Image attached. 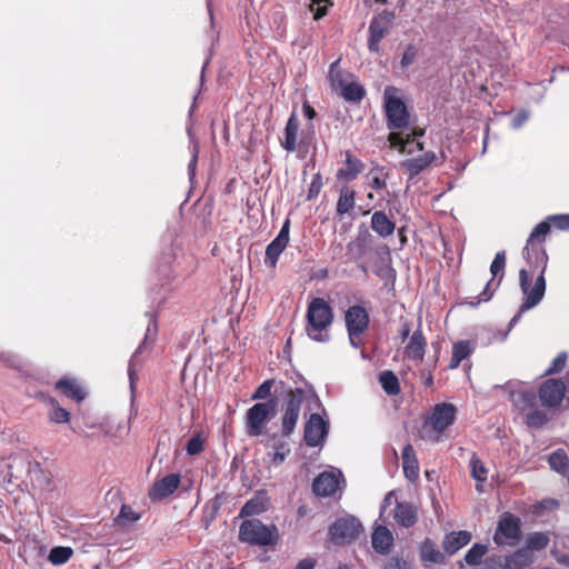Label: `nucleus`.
Returning a JSON list of instances; mask_svg holds the SVG:
<instances>
[{
	"label": "nucleus",
	"mask_w": 569,
	"mask_h": 569,
	"mask_svg": "<svg viewBox=\"0 0 569 569\" xmlns=\"http://www.w3.org/2000/svg\"><path fill=\"white\" fill-rule=\"evenodd\" d=\"M523 258L532 269H539L535 283L532 284V274L522 268L519 271V287L523 295L522 311H529L537 307L546 293V269L548 266V254L545 248H523Z\"/></svg>",
	"instance_id": "1"
},
{
	"label": "nucleus",
	"mask_w": 569,
	"mask_h": 569,
	"mask_svg": "<svg viewBox=\"0 0 569 569\" xmlns=\"http://www.w3.org/2000/svg\"><path fill=\"white\" fill-rule=\"evenodd\" d=\"M346 254L350 261H360L367 256L373 254L379 261L373 272L382 279H395L396 271L390 266V250L388 246H376L375 238L365 224H360L358 232L346 246Z\"/></svg>",
	"instance_id": "2"
},
{
	"label": "nucleus",
	"mask_w": 569,
	"mask_h": 569,
	"mask_svg": "<svg viewBox=\"0 0 569 569\" xmlns=\"http://www.w3.org/2000/svg\"><path fill=\"white\" fill-rule=\"evenodd\" d=\"M495 388L508 390L513 409L523 419L528 428L540 429L547 425L549 418L546 411L539 408V397L532 389H515L511 382L503 386L497 385Z\"/></svg>",
	"instance_id": "3"
},
{
	"label": "nucleus",
	"mask_w": 569,
	"mask_h": 569,
	"mask_svg": "<svg viewBox=\"0 0 569 569\" xmlns=\"http://www.w3.org/2000/svg\"><path fill=\"white\" fill-rule=\"evenodd\" d=\"M308 337L317 342H327L330 339L328 329L333 322L332 307L323 298H313L307 308Z\"/></svg>",
	"instance_id": "4"
},
{
	"label": "nucleus",
	"mask_w": 569,
	"mask_h": 569,
	"mask_svg": "<svg viewBox=\"0 0 569 569\" xmlns=\"http://www.w3.org/2000/svg\"><path fill=\"white\" fill-rule=\"evenodd\" d=\"M309 396L313 398L319 407L321 406L319 398L313 393V391H310ZM307 398L308 392L302 388L289 387L284 390V397L281 405V433L283 437H290L295 432L301 406Z\"/></svg>",
	"instance_id": "5"
},
{
	"label": "nucleus",
	"mask_w": 569,
	"mask_h": 569,
	"mask_svg": "<svg viewBox=\"0 0 569 569\" xmlns=\"http://www.w3.org/2000/svg\"><path fill=\"white\" fill-rule=\"evenodd\" d=\"M277 415V400L257 402L251 406L244 416V428L248 437H259L266 432L268 423Z\"/></svg>",
	"instance_id": "6"
},
{
	"label": "nucleus",
	"mask_w": 569,
	"mask_h": 569,
	"mask_svg": "<svg viewBox=\"0 0 569 569\" xmlns=\"http://www.w3.org/2000/svg\"><path fill=\"white\" fill-rule=\"evenodd\" d=\"M241 541L252 546H273L278 541L276 526H266L259 519L244 520L239 528Z\"/></svg>",
	"instance_id": "7"
},
{
	"label": "nucleus",
	"mask_w": 569,
	"mask_h": 569,
	"mask_svg": "<svg viewBox=\"0 0 569 569\" xmlns=\"http://www.w3.org/2000/svg\"><path fill=\"white\" fill-rule=\"evenodd\" d=\"M391 90H395V88L388 87L383 97L387 127L389 130L407 129L410 124V114L407 106L400 98L391 96Z\"/></svg>",
	"instance_id": "8"
},
{
	"label": "nucleus",
	"mask_w": 569,
	"mask_h": 569,
	"mask_svg": "<svg viewBox=\"0 0 569 569\" xmlns=\"http://www.w3.org/2000/svg\"><path fill=\"white\" fill-rule=\"evenodd\" d=\"M521 539V521L520 519L510 513L505 512L498 521L493 542L497 546L516 547Z\"/></svg>",
	"instance_id": "9"
},
{
	"label": "nucleus",
	"mask_w": 569,
	"mask_h": 569,
	"mask_svg": "<svg viewBox=\"0 0 569 569\" xmlns=\"http://www.w3.org/2000/svg\"><path fill=\"white\" fill-rule=\"evenodd\" d=\"M362 530L361 522L355 517L337 519L329 527V538L335 545H343L356 539Z\"/></svg>",
	"instance_id": "10"
},
{
	"label": "nucleus",
	"mask_w": 569,
	"mask_h": 569,
	"mask_svg": "<svg viewBox=\"0 0 569 569\" xmlns=\"http://www.w3.org/2000/svg\"><path fill=\"white\" fill-rule=\"evenodd\" d=\"M395 13L392 11L383 10L378 16L373 17L369 23V38L368 48L371 52L378 53L380 50V41L390 31Z\"/></svg>",
	"instance_id": "11"
},
{
	"label": "nucleus",
	"mask_w": 569,
	"mask_h": 569,
	"mask_svg": "<svg viewBox=\"0 0 569 569\" xmlns=\"http://www.w3.org/2000/svg\"><path fill=\"white\" fill-rule=\"evenodd\" d=\"M329 421L319 413H311L305 425L303 440L308 447L322 446L329 433Z\"/></svg>",
	"instance_id": "12"
},
{
	"label": "nucleus",
	"mask_w": 569,
	"mask_h": 569,
	"mask_svg": "<svg viewBox=\"0 0 569 569\" xmlns=\"http://www.w3.org/2000/svg\"><path fill=\"white\" fill-rule=\"evenodd\" d=\"M565 393V382L561 379L555 378L545 380L538 390L541 406L550 409H555L561 405Z\"/></svg>",
	"instance_id": "13"
},
{
	"label": "nucleus",
	"mask_w": 569,
	"mask_h": 569,
	"mask_svg": "<svg viewBox=\"0 0 569 569\" xmlns=\"http://www.w3.org/2000/svg\"><path fill=\"white\" fill-rule=\"evenodd\" d=\"M345 483L343 475L339 470L323 471L319 473L312 482V490L316 496L330 497Z\"/></svg>",
	"instance_id": "14"
},
{
	"label": "nucleus",
	"mask_w": 569,
	"mask_h": 569,
	"mask_svg": "<svg viewBox=\"0 0 569 569\" xmlns=\"http://www.w3.org/2000/svg\"><path fill=\"white\" fill-rule=\"evenodd\" d=\"M290 220L287 218L281 226L277 237L267 246L264 263L270 268H276L279 257L289 243Z\"/></svg>",
	"instance_id": "15"
},
{
	"label": "nucleus",
	"mask_w": 569,
	"mask_h": 569,
	"mask_svg": "<svg viewBox=\"0 0 569 569\" xmlns=\"http://www.w3.org/2000/svg\"><path fill=\"white\" fill-rule=\"evenodd\" d=\"M455 418L456 407L452 403H438L430 417V425L437 433H441L453 423Z\"/></svg>",
	"instance_id": "16"
},
{
	"label": "nucleus",
	"mask_w": 569,
	"mask_h": 569,
	"mask_svg": "<svg viewBox=\"0 0 569 569\" xmlns=\"http://www.w3.org/2000/svg\"><path fill=\"white\" fill-rule=\"evenodd\" d=\"M347 331L366 332L370 325L369 312L360 305L350 306L345 312Z\"/></svg>",
	"instance_id": "17"
},
{
	"label": "nucleus",
	"mask_w": 569,
	"mask_h": 569,
	"mask_svg": "<svg viewBox=\"0 0 569 569\" xmlns=\"http://www.w3.org/2000/svg\"><path fill=\"white\" fill-rule=\"evenodd\" d=\"M181 481L179 473H169L156 481L149 490V498L153 501L162 500L172 495Z\"/></svg>",
	"instance_id": "18"
},
{
	"label": "nucleus",
	"mask_w": 569,
	"mask_h": 569,
	"mask_svg": "<svg viewBox=\"0 0 569 569\" xmlns=\"http://www.w3.org/2000/svg\"><path fill=\"white\" fill-rule=\"evenodd\" d=\"M426 348L427 340L422 333L421 328L419 327L410 336L409 342L405 347V356L410 360L421 362L425 358Z\"/></svg>",
	"instance_id": "19"
},
{
	"label": "nucleus",
	"mask_w": 569,
	"mask_h": 569,
	"mask_svg": "<svg viewBox=\"0 0 569 569\" xmlns=\"http://www.w3.org/2000/svg\"><path fill=\"white\" fill-rule=\"evenodd\" d=\"M438 160L437 154L433 151L425 152L416 158L407 159L400 162V167L407 170L410 174V179L417 177L423 170H426L431 163Z\"/></svg>",
	"instance_id": "20"
},
{
	"label": "nucleus",
	"mask_w": 569,
	"mask_h": 569,
	"mask_svg": "<svg viewBox=\"0 0 569 569\" xmlns=\"http://www.w3.org/2000/svg\"><path fill=\"white\" fill-rule=\"evenodd\" d=\"M371 545L377 553L388 555L393 546L392 532L386 526H377L371 535Z\"/></svg>",
	"instance_id": "21"
},
{
	"label": "nucleus",
	"mask_w": 569,
	"mask_h": 569,
	"mask_svg": "<svg viewBox=\"0 0 569 569\" xmlns=\"http://www.w3.org/2000/svg\"><path fill=\"white\" fill-rule=\"evenodd\" d=\"M283 438L284 437L282 435L280 437L277 433L269 436V443L267 447H269L271 451H268V457L276 466L283 463L287 456L290 453V446Z\"/></svg>",
	"instance_id": "22"
},
{
	"label": "nucleus",
	"mask_w": 569,
	"mask_h": 569,
	"mask_svg": "<svg viewBox=\"0 0 569 569\" xmlns=\"http://www.w3.org/2000/svg\"><path fill=\"white\" fill-rule=\"evenodd\" d=\"M345 156V168H340L337 171V178L352 181L363 171L365 163L356 158L351 151H346Z\"/></svg>",
	"instance_id": "23"
},
{
	"label": "nucleus",
	"mask_w": 569,
	"mask_h": 569,
	"mask_svg": "<svg viewBox=\"0 0 569 569\" xmlns=\"http://www.w3.org/2000/svg\"><path fill=\"white\" fill-rule=\"evenodd\" d=\"M370 226L381 238L391 236L396 229V223L387 217L385 211H375L371 216Z\"/></svg>",
	"instance_id": "24"
},
{
	"label": "nucleus",
	"mask_w": 569,
	"mask_h": 569,
	"mask_svg": "<svg viewBox=\"0 0 569 569\" xmlns=\"http://www.w3.org/2000/svg\"><path fill=\"white\" fill-rule=\"evenodd\" d=\"M393 517L398 525L410 528L417 522V510L408 502H397Z\"/></svg>",
	"instance_id": "25"
},
{
	"label": "nucleus",
	"mask_w": 569,
	"mask_h": 569,
	"mask_svg": "<svg viewBox=\"0 0 569 569\" xmlns=\"http://www.w3.org/2000/svg\"><path fill=\"white\" fill-rule=\"evenodd\" d=\"M471 540V533L466 530L450 532L446 535L442 546L448 555L456 553L459 549L467 546Z\"/></svg>",
	"instance_id": "26"
},
{
	"label": "nucleus",
	"mask_w": 569,
	"mask_h": 569,
	"mask_svg": "<svg viewBox=\"0 0 569 569\" xmlns=\"http://www.w3.org/2000/svg\"><path fill=\"white\" fill-rule=\"evenodd\" d=\"M268 506V497L266 492L258 491L249 499L240 509V517H251L262 513Z\"/></svg>",
	"instance_id": "27"
},
{
	"label": "nucleus",
	"mask_w": 569,
	"mask_h": 569,
	"mask_svg": "<svg viewBox=\"0 0 569 569\" xmlns=\"http://www.w3.org/2000/svg\"><path fill=\"white\" fill-rule=\"evenodd\" d=\"M299 127L297 113L292 112L284 128V141L281 142L282 148L288 152H293L297 149Z\"/></svg>",
	"instance_id": "28"
},
{
	"label": "nucleus",
	"mask_w": 569,
	"mask_h": 569,
	"mask_svg": "<svg viewBox=\"0 0 569 569\" xmlns=\"http://www.w3.org/2000/svg\"><path fill=\"white\" fill-rule=\"evenodd\" d=\"M356 206V191L348 186H343L339 190L336 212L339 218L349 213Z\"/></svg>",
	"instance_id": "29"
},
{
	"label": "nucleus",
	"mask_w": 569,
	"mask_h": 569,
	"mask_svg": "<svg viewBox=\"0 0 569 569\" xmlns=\"http://www.w3.org/2000/svg\"><path fill=\"white\" fill-rule=\"evenodd\" d=\"M533 561V555L525 547L505 558L506 569H522Z\"/></svg>",
	"instance_id": "30"
},
{
	"label": "nucleus",
	"mask_w": 569,
	"mask_h": 569,
	"mask_svg": "<svg viewBox=\"0 0 569 569\" xmlns=\"http://www.w3.org/2000/svg\"><path fill=\"white\" fill-rule=\"evenodd\" d=\"M473 352V345L469 340H460L452 346L449 369L459 367L462 360Z\"/></svg>",
	"instance_id": "31"
},
{
	"label": "nucleus",
	"mask_w": 569,
	"mask_h": 569,
	"mask_svg": "<svg viewBox=\"0 0 569 569\" xmlns=\"http://www.w3.org/2000/svg\"><path fill=\"white\" fill-rule=\"evenodd\" d=\"M56 388L68 398L73 399L78 402L82 401L86 398V392L83 391V389L73 380L60 379L56 383Z\"/></svg>",
	"instance_id": "32"
},
{
	"label": "nucleus",
	"mask_w": 569,
	"mask_h": 569,
	"mask_svg": "<svg viewBox=\"0 0 569 569\" xmlns=\"http://www.w3.org/2000/svg\"><path fill=\"white\" fill-rule=\"evenodd\" d=\"M420 558L422 561H428L431 563L440 565L445 562V556L430 539H426L421 542Z\"/></svg>",
	"instance_id": "33"
},
{
	"label": "nucleus",
	"mask_w": 569,
	"mask_h": 569,
	"mask_svg": "<svg viewBox=\"0 0 569 569\" xmlns=\"http://www.w3.org/2000/svg\"><path fill=\"white\" fill-rule=\"evenodd\" d=\"M470 475L477 481L476 489L481 492L482 487L480 483L485 482L488 477V469L483 462L479 459L477 453H472L469 461Z\"/></svg>",
	"instance_id": "34"
},
{
	"label": "nucleus",
	"mask_w": 569,
	"mask_h": 569,
	"mask_svg": "<svg viewBox=\"0 0 569 569\" xmlns=\"http://www.w3.org/2000/svg\"><path fill=\"white\" fill-rule=\"evenodd\" d=\"M403 472L409 480L418 478V465L415 457L413 448L407 445L402 449Z\"/></svg>",
	"instance_id": "35"
},
{
	"label": "nucleus",
	"mask_w": 569,
	"mask_h": 569,
	"mask_svg": "<svg viewBox=\"0 0 569 569\" xmlns=\"http://www.w3.org/2000/svg\"><path fill=\"white\" fill-rule=\"evenodd\" d=\"M551 224L552 223H551L550 220H548V217L543 221L538 223L535 227V229L531 231L525 248H529V249L542 248L541 246H536L535 242L536 241L537 242H543L545 241V237L549 233Z\"/></svg>",
	"instance_id": "36"
},
{
	"label": "nucleus",
	"mask_w": 569,
	"mask_h": 569,
	"mask_svg": "<svg viewBox=\"0 0 569 569\" xmlns=\"http://www.w3.org/2000/svg\"><path fill=\"white\" fill-rule=\"evenodd\" d=\"M379 381L383 391L389 396H396L400 392V385L398 377L390 370L382 371L379 376Z\"/></svg>",
	"instance_id": "37"
},
{
	"label": "nucleus",
	"mask_w": 569,
	"mask_h": 569,
	"mask_svg": "<svg viewBox=\"0 0 569 569\" xmlns=\"http://www.w3.org/2000/svg\"><path fill=\"white\" fill-rule=\"evenodd\" d=\"M340 94L347 101L358 102L365 97L366 90L358 82L353 81V82L345 83L340 88Z\"/></svg>",
	"instance_id": "38"
},
{
	"label": "nucleus",
	"mask_w": 569,
	"mask_h": 569,
	"mask_svg": "<svg viewBox=\"0 0 569 569\" xmlns=\"http://www.w3.org/2000/svg\"><path fill=\"white\" fill-rule=\"evenodd\" d=\"M549 543V536L545 532H532L529 533L526 538V546L525 548L530 550L532 553L533 551H540L545 549Z\"/></svg>",
	"instance_id": "39"
},
{
	"label": "nucleus",
	"mask_w": 569,
	"mask_h": 569,
	"mask_svg": "<svg viewBox=\"0 0 569 569\" xmlns=\"http://www.w3.org/2000/svg\"><path fill=\"white\" fill-rule=\"evenodd\" d=\"M73 555V550L70 547H53L48 556V560L56 566H61L66 563L71 556Z\"/></svg>",
	"instance_id": "40"
},
{
	"label": "nucleus",
	"mask_w": 569,
	"mask_h": 569,
	"mask_svg": "<svg viewBox=\"0 0 569 569\" xmlns=\"http://www.w3.org/2000/svg\"><path fill=\"white\" fill-rule=\"evenodd\" d=\"M548 462L550 468L561 475L566 473L568 470V457L566 452L561 449L553 451L549 458Z\"/></svg>",
	"instance_id": "41"
},
{
	"label": "nucleus",
	"mask_w": 569,
	"mask_h": 569,
	"mask_svg": "<svg viewBox=\"0 0 569 569\" xmlns=\"http://www.w3.org/2000/svg\"><path fill=\"white\" fill-rule=\"evenodd\" d=\"M487 551L488 547L486 545L475 543L465 556L466 563L469 566L479 565Z\"/></svg>",
	"instance_id": "42"
},
{
	"label": "nucleus",
	"mask_w": 569,
	"mask_h": 569,
	"mask_svg": "<svg viewBox=\"0 0 569 569\" xmlns=\"http://www.w3.org/2000/svg\"><path fill=\"white\" fill-rule=\"evenodd\" d=\"M52 410L49 412V419L56 423H67L70 420V412L61 408L54 399H50Z\"/></svg>",
	"instance_id": "43"
},
{
	"label": "nucleus",
	"mask_w": 569,
	"mask_h": 569,
	"mask_svg": "<svg viewBox=\"0 0 569 569\" xmlns=\"http://www.w3.org/2000/svg\"><path fill=\"white\" fill-rule=\"evenodd\" d=\"M140 519V513L136 512L130 506L123 505L116 519L118 525L128 526Z\"/></svg>",
	"instance_id": "44"
},
{
	"label": "nucleus",
	"mask_w": 569,
	"mask_h": 569,
	"mask_svg": "<svg viewBox=\"0 0 569 569\" xmlns=\"http://www.w3.org/2000/svg\"><path fill=\"white\" fill-rule=\"evenodd\" d=\"M339 62L340 60H337L330 64L328 77L332 87L340 89L346 83V73L339 69Z\"/></svg>",
	"instance_id": "45"
},
{
	"label": "nucleus",
	"mask_w": 569,
	"mask_h": 569,
	"mask_svg": "<svg viewBox=\"0 0 569 569\" xmlns=\"http://www.w3.org/2000/svg\"><path fill=\"white\" fill-rule=\"evenodd\" d=\"M381 170H382L381 168L376 167V168H372L367 173V179L369 180V182H368L369 187L377 191H380L387 187L386 179H383L379 174L381 172Z\"/></svg>",
	"instance_id": "46"
},
{
	"label": "nucleus",
	"mask_w": 569,
	"mask_h": 569,
	"mask_svg": "<svg viewBox=\"0 0 569 569\" xmlns=\"http://www.w3.org/2000/svg\"><path fill=\"white\" fill-rule=\"evenodd\" d=\"M274 385L273 379L264 380L261 385H259L256 390L251 395L252 400H269L268 398L271 396V390Z\"/></svg>",
	"instance_id": "47"
},
{
	"label": "nucleus",
	"mask_w": 569,
	"mask_h": 569,
	"mask_svg": "<svg viewBox=\"0 0 569 569\" xmlns=\"http://www.w3.org/2000/svg\"><path fill=\"white\" fill-rule=\"evenodd\" d=\"M204 440L200 432L193 435L186 445V451L189 456H196L203 450Z\"/></svg>",
	"instance_id": "48"
},
{
	"label": "nucleus",
	"mask_w": 569,
	"mask_h": 569,
	"mask_svg": "<svg viewBox=\"0 0 569 569\" xmlns=\"http://www.w3.org/2000/svg\"><path fill=\"white\" fill-rule=\"evenodd\" d=\"M416 140L412 133L402 137L400 133L391 132L389 141L392 146L398 147L401 151H406L407 147Z\"/></svg>",
	"instance_id": "49"
},
{
	"label": "nucleus",
	"mask_w": 569,
	"mask_h": 569,
	"mask_svg": "<svg viewBox=\"0 0 569 569\" xmlns=\"http://www.w3.org/2000/svg\"><path fill=\"white\" fill-rule=\"evenodd\" d=\"M188 133L191 139V147H190L191 148V159L188 164V173H189L190 179L192 180V178L194 177V173H196V167H197V162H198L199 144L191 137L190 130H188Z\"/></svg>",
	"instance_id": "50"
},
{
	"label": "nucleus",
	"mask_w": 569,
	"mask_h": 569,
	"mask_svg": "<svg viewBox=\"0 0 569 569\" xmlns=\"http://www.w3.org/2000/svg\"><path fill=\"white\" fill-rule=\"evenodd\" d=\"M146 316L149 318L148 327L144 335V342L153 341L158 332L157 316L152 312H147Z\"/></svg>",
	"instance_id": "51"
},
{
	"label": "nucleus",
	"mask_w": 569,
	"mask_h": 569,
	"mask_svg": "<svg viewBox=\"0 0 569 569\" xmlns=\"http://www.w3.org/2000/svg\"><path fill=\"white\" fill-rule=\"evenodd\" d=\"M382 569H411V566L405 558L393 556L385 561Z\"/></svg>",
	"instance_id": "52"
},
{
	"label": "nucleus",
	"mask_w": 569,
	"mask_h": 569,
	"mask_svg": "<svg viewBox=\"0 0 569 569\" xmlns=\"http://www.w3.org/2000/svg\"><path fill=\"white\" fill-rule=\"evenodd\" d=\"M548 220L551 221L556 229L569 231V213L551 214L548 216Z\"/></svg>",
	"instance_id": "53"
},
{
	"label": "nucleus",
	"mask_w": 569,
	"mask_h": 569,
	"mask_svg": "<svg viewBox=\"0 0 569 569\" xmlns=\"http://www.w3.org/2000/svg\"><path fill=\"white\" fill-rule=\"evenodd\" d=\"M418 56V49L415 44H408L403 51L400 64L402 68H408L411 66Z\"/></svg>",
	"instance_id": "54"
},
{
	"label": "nucleus",
	"mask_w": 569,
	"mask_h": 569,
	"mask_svg": "<svg viewBox=\"0 0 569 569\" xmlns=\"http://www.w3.org/2000/svg\"><path fill=\"white\" fill-rule=\"evenodd\" d=\"M506 266V252L499 251L496 253L491 264H490V272L492 277L495 278L500 271H503Z\"/></svg>",
	"instance_id": "55"
},
{
	"label": "nucleus",
	"mask_w": 569,
	"mask_h": 569,
	"mask_svg": "<svg viewBox=\"0 0 569 569\" xmlns=\"http://www.w3.org/2000/svg\"><path fill=\"white\" fill-rule=\"evenodd\" d=\"M567 361V353L560 352L551 362L550 367L546 370V373H556L561 371Z\"/></svg>",
	"instance_id": "56"
},
{
	"label": "nucleus",
	"mask_w": 569,
	"mask_h": 569,
	"mask_svg": "<svg viewBox=\"0 0 569 569\" xmlns=\"http://www.w3.org/2000/svg\"><path fill=\"white\" fill-rule=\"evenodd\" d=\"M500 280L493 286V279L488 281L482 290V292L478 296V303L479 302H487L491 299L493 296V292L499 287Z\"/></svg>",
	"instance_id": "57"
},
{
	"label": "nucleus",
	"mask_w": 569,
	"mask_h": 569,
	"mask_svg": "<svg viewBox=\"0 0 569 569\" xmlns=\"http://www.w3.org/2000/svg\"><path fill=\"white\" fill-rule=\"evenodd\" d=\"M530 118V112L528 110H520L511 121V127L513 129H520Z\"/></svg>",
	"instance_id": "58"
},
{
	"label": "nucleus",
	"mask_w": 569,
	"mask_h": 569,
	"mask_svg": "<svg viewBox=\"0 0 569 569\" xmlns=\"http://www.w3.org/2000/svg\"><path fill=\"white\" fill-rule=\"evenodd\" d=\"M322 187V180L320 174H316L310 183L309 190H308V199L311 200L315 197H317L321 190Z\"/></svg>",
	"instance_id": "59"
},
{
	"label": "nucleus",
	"mask_w": 569,
	"mask_h": 569,
	"mask_svg": "<svg viewBox=\"0 0 569 569\" xmlns=\"http://www.w3.org/2000/svg\"><path fill=\"white\" fill-rule=\"evenodd\" d=\"M349 337L350 346L355 349H358L363 346V339L362 336L365 332L360 331H347Z\"/></svg>",
	"instance_id": "60"
},
{
	"label": "nucleus",
	"mask_w": 569,
	"mask_h": 569,
	"mask_svg": "<svg viewBox=\"0 0 569 569\" xmlns=\"http://www.w3.org/2000/svg\"><path fill=\"white\" fill-rule=\"evenodd\" d=\"M312 1H313V4H318V8L315 12L313 18H315V20H319L327 13L326 7H320V4L323 2H329V0H312Z\"/></svg>",
	"instance_id": "61"
},
{
	"label": "nucleus",
	"mask_w": 569,
	"mask_h": 569,
	"mask_svg": "<svg viewBox=\"0 0 569 569\" xmlns=\"http://www.w3.org/2000/svg\"><path fill=\"white\" fill-rule=\"evenodd\" d=\"M302 112L303 116L309 120H313L317 117L316 110L308 102L302 104Z\"/></svg>",
	"instance_id": "62"
},
{
	"label": "nucleus",
	"mask_w": 569,
	"mask_h": 569,
	"mask_svg": "<svg viewBox=\"0 0 569 569\" xmlns=\"http://www.w3.org/2000/svg\"><path fill=\"white\" fill-rule=\"evenodd\" d=\"M410 336V325L409 322H403L400 330H399V337L402 341H406Z\"/></svg>",
	"instance_id": "63"
},
{
	"label": "nucleus",
	"mask_w": 569,
	"mask_h": 569,
	"mask_svg": "<svg viewBox=\"0 0 569 569\" xmlns=\"http://www.w3.org/2000/svg\"><path fill=\"white\" fill-rule=\"evenodd\" d=\"M315 568V560L312 559H302L298 562L296 569H313Z\"/></svg>",
	"instance_id": "64"
}]
</instances>
